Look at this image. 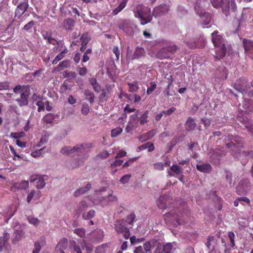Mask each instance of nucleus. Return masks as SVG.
<instances>
[{
    "mask_svg": "<svg viewBox=\"0 0 253 253\" xmlns=\"http://www.w3.org/2000/svg\"><path fill=\"white\" fill-rule=\"evenodd\" d=\"M170 169L171 171L174 172L175 174H181L183 171L182 168L177 165H173L170 167Z\"/></svg>",
    "mask_w": 253,
    "mask_h": 253,
    "instance_id": "f704fd0d",
    "label": "nucleus"
},
{
    "mask_svg": "<svg viewBox=\"0 0 253 253\" xmlns=\"http://www.w3.org/2000/svg\"><path fill=\"white\" fill-rule=\"evenodd\" d=\"M78 69H79V74L81 76H85L87 72V68L84 67H79Z\"/></svg>",
    "mask_w": 253,
    "mask_h": 253,
    "instance_id": "0e129e2a",
    "label": "nucleus"
},
{
    "mask_svg": "<svg viewBox=\"0 0 253 253\" xmlns=\"http://www.w3.org/2000/svg\"><path fill=\"white\" fill-rule=\"evenodd\" d=\"M41 250V246L40 244V242L39 241L36 242L34 244V249L32 253H39Z\"/></svg>",
    "mask_w": 253,
    "mask_h": 253,
    "instance_id": "5fc2aeb1",
    "label": "nucleus"
},
{
    "mask_svg": "<svg viewBox=\"0 0 253 253\" xmlns=\"http://www.w3.org/2000/svg\"><path fill=\"white\" fill-rule=\"evenodd\" d=\"M136 218V215L134 212H131L129 214H127L126 219H124V221L126 224L129 225H133V221Z\"/></svg>",
    "mask_w": 253,
    "mask_h": 253,
    "instance_id": "bb28decb",
    "label": "nucleus"
},
{
    "mask_svg": "<svg viewBox=\"0 0 253 253\" xmlns=\"http://www.w3.org/2000/svg\"><path fill=\"white\" fill-rule=\"evenodd\" d=\"M145 253H151V244L149 242H147L144 244L143 247Z\"/></svg>",
    "mask_w": 253,
    "mask_h": 253,
    "instance_id": "3c124183",
    "label": "nucleus"
},
{
    "mask_svg": "<svg viewBox=\"0 0 253 253\" xmlns=\"http://www.w3.org/2000/svg\"><path fill=\"white\" fill-rule=\"evenodd\" d=\"M167 46L163 47L159 51V58H168L170 55L174 53L177 48L175 45H169L167 42L166 43Z\"/></svg>",
    "mask_w": 253,
    "mask_h": 253,
    "instance_id": "0eeeda50",
    "label": "nucleus"
},
{
    "mask_svg": "<svg viewBox=\"0 0 253 253\" xmlns=\"http://www.w3.org/2000/svg\"><path fill=\"white\" fill-rule=\"evenodd\" d=\"M44 148L43 147L40 149H39V150H36L34 152H33L32 153H31V155L33 157H39V156H40L43 150H44Z\"/></svg>",
    "mask_w": 253,
    "mask_h": 253,
    "instance_id": "e2e57ef3",
    "label": "nucleus"
},
{
    "mask_svg": "<svg viewBox=\"0 0 253 253\" xmlns=\"http://www.w3.org/2000/svg\"><path fill=\"white\" fill-rule=\"evenodd\" d=\"M173 248V245L171 243H167L166 245L163 246V252L166 253H170V251Z\"/></svg>",
    "mask_w": 253,
    "mask_h": 253,
    "instance_id": "de8ad7c7",
    "label": "nucleus"
},
{
    "mask_svg": "<svg viewBox=\"0 0 253 253\" xmlns=\"http://www.w3.org/2000/svg\"><path fill=\"white\" fill-rule=\"evenodd\" d=\"M91 187V185L90 183H87L86 185L84 187H81L78 189H77L74 193V195L75 197H78L81 195H82L85 192L88 191Z\"/></svg>",
    "mask_w": 253,
    "mask_h": 253,
    "instance_id": "412c9836",
    "label": "nucleus"
},
{
    "mask_svg": "<svg viewBox=\"0 0 253 253\" xmlns=\"http://www.w3.org/2000/svg\"><path fill=\"white\" fill-rule=\"evenodd\" d=\"M172 220L173 222V225L175 226L179 225L181 224V222H180V219L176 214H174L173 215Z\"/></svg>",
    "mask_w": 253,
    "mask_h": 253,
    "instance_id": "6e6d98bb",
    "label": "nucleus"
},
{
    "mask_svg": "<svg viewBox=\"0 0 253 253\" xmlns=\"http://www.w3.org/2000/svg\"><path fill=\"white\" fill-rule=\"evenodd\" d=\"M225 172L226 173V179L227 181V182L229 183V184L231 185H232V173L228 171V170H225Z\"/></svg>",
    "mask_w": 253,
    "mask_h": 253,
    "instance_id": "864d4df0",
    "label": "nucleus"
},
{
    "mask_svg": "<svg viewBox=\"0 0 253 253\" xmlns=\"http://www.w3.org/2000/svg\"><path fill=\"white\" fill-rule=\"evenodd\" d=\"M46 177V175H32L30 177V181L31 182H33L36 180H38L37 184L36 187L38 189H41L44 187L45 185V180L46 179H45L44 177Z\"/></svg>",
    "mask_w": 253,
    "mask_h": 253,
    "instance_id": "1a4fd4ad",
    "label": "nucleus"
},
{
    "mask_svg": "<svg viewBox=\"0 0 253 253\" xmlns=\"http://www.w3.org/2000/svg\"><path fill=\"white\" fill-rule=\"evenodd\" d=\"M201 121L205 126L206 127H209L211 125V122L209 119L205 118L202 119Z\"/></svg>",
    "mask_w": 253,
    "mask_h": 253,
    "instance_id": "774afa93",
    "label": "nucleus"
},
{
    "mask_svg": "<svg viewBox=\"0 0 253 253\" xmlns=\"http://www.w3.org/2000/svg\"><path fill=\"white\" fill-rule=\"evenodd\" d=\"M91 53H92V49L91 48H88L87 49H86L83 55V59L82 60V62H86L87 61H88L90 59V57L88 56V55L90 54Z\"/></svg>",
    "mask_w": 253,
    "mask_h": 253,
    "instance_id": "a19ab883",
    "label": "nucleus"
},
{
    "mask_svg": "<svg viewBox=\"0 0 253 253\" xmlns=\"http://www.w3.org/2000/svg\"><path fill=\"white\" fill-rule=\"evenodd\" d=\"M221 1L222 0H211V2L214 8H217L220 7V4Z\"/></svg>",
    "mask_w": 253,
    "mask_h": 253,
    "instance_id": "69168bd1",
    "label": "nucleus"
},
{
    "mask_svg": "<svg viewBox=\"0 0 253 253\" xmlns=\"http://www.w3.org/2000/svg\"><path fill=\"white\" fill-rule=\"evenodd\" d=\"M214 237L213 236H209L207 239V242L206 243V245L208 249H210L211 246L212 245V242H213Z\"/></svg>",
    "mask_w": 253,
    "mask_h": 253,
    "instance_id": "680f3d73",
    "label": "nucleus"
},
{
    "mask_svg": "<svg viewBox=\"0 0 253 253\" xmlns=\"http://www.w3.org/2000/svg\"><path fill=\"white\" fill-rule=\"evenodd\" d=\"M35 25V22L32 20L26 24L23 27V29L25 31H29L32 28V27Z\"/></svg>",
    "mask_w": 253,
    "mask_h": 253,
    "instance_id": "13d9d810",
    "label": "nucleus"
},
{
    "mask_svg": "<svg viewBox=\"0 0 253 253\" xmlns=\"http://www.w3.org/2000/svg\"><path fill=\"white\" fill-rule=\"evenodd\" d=\"M126 224L124 219L117 220L115 224V229L118 233L123 234L125 238L127 239L130 237V234L129 229L126 227Z\"/></svg>",
    "mask_w": 253,
    "mask_h": 253,
    "instance_id": "6e6552de",
    "label": "nucleus"
},
{
    "mask_svg": "<svg viewBox=\"0 0 253 253\" xmlns=\"http://www.w3.org/2000/svg\"><path fill=\"white\" fill-rule=\"evenodd\" d=\"M74 233L80 237H84L85 236V230L82 228L75 229Z\"/></svg>",
    "mask_w": 253,
    "mask_h": 253,
    "instance_id": "09e8293b",
    "label": "nucleus"
},
{
    "mask_svg": "<svg viewBox=\"0 0 253 253\" xmlns=\"http://www.w3.org/2000/svg\"><path fill=\"white\" fill-rule=\"evenodd\" d=\"M29 94L26 92L21 93L20 97L16 99L18 105L21 107L27 106L29 104Z\"/></svg>",
    "mask_w": 253,
    "mask_h": 253,
    "instance_id": "f8f14e48",
    "label": "nucleus"
},
{
    "mask_svg": "<svg viewBox=\"0 0 253 253\" xmlns=\"http://www.w3.org/2000/svg\"><path fill=\"white\" fill-rule=\"evenodd\" d=\"M41 196V192L40 190H33L28 195L27 201L28 203L32 200H37L39 199Z\"/></svg>",
    "mask_w": 253,
    "mask_h": 253,
    "instance_id": "f3484780",
    "label": "nucleus"
},
{
    "mask_svg": "<svg viewBox=\"0 0 253 253\" xmlns=\"http://www.w3.org/2000/svg\"><path fill=\"white\" fill-rule=\"evenodd\" d=\"M64 57V55L62 54V53H59L53 59L52 62V64H56L58 61L62 59Z\"/></svg>",
    "mask_w": 253,
    "mask_h": 253,
    "instance_id": "8fccbe9b",
    "label": "nucleus"
},
{
    "mask_svg": "<svg viewBox=\"0 0 253 253\" xmlns=\"http://www.w3.org/2000/svg\"><path fill=\"white\" fill-rule=\"evenodd\" d=\"M145 54V51L143 47L137 46L131 57V59H138L144 56Z\"/></svg>",
    "mask_w": 253,
    "mask_h": 253,
    "instance_id": "a211bd4d",
    "label": "nucleus"
},
{
    "mask_svg": "<svg viewBox=\"0 0 253 253\" xmlns=\"http://www.w3.org/2000/svg\"><path fill=\"white\" fill-rule=\"evenodd\" d=\"M229 142L226 144V147L235 157L240 159L245 158L248 160L253 158V151H243L241 152V149L243 147V139L239 136H228Z\"/></svg>",
    "mask_w": 253,
    "mask_h": 253,
    "instance_id": "f03ea898",
    "label": "nucleus"
},
{
    "mask_svg": "<svg viewBox=\"0 0 253 253\" xmlns=\"http://www.w3.org/2000/svg\"><path fill=\"white\" fill-rule=\"evenodd\" d=\"M123 163V161L122 160H117L115 161L113 164H111V167L112 168H116L119 166H121Z\"/></svg>",
    "mask_w": 253,
    "mask_h": 253,
    "instance_id": "338daca9",
    "label": "nucleus"
},
{
    "mask_svg": "<svg viewBox=\"0 0 253 253\" xmlns=\"http://www.w3.org/2000/svg\"><path fill=\"white\" fill-rule=\"evenodd\" d=\"M55 119V116L52 113L47 114L43 118V122L46 124H51Z\"/></svg>",
    "mask_w": 253,
    "mask_h": 253,
    "instance_id": "72a5a7b5",
    "label": "nucleus"
},
{
    "mask_svg": "<svg viewBox=\"0 0 253 253\" xmlns=\"http://www.w3.org/2000/svg\"><path fill=\"white\" fill-rule=\"evenodd\" d=\"M148 118V112L146 111L144 112L139 119V123L141 125H144L147 122V119Z\"/></svg>",
    "mask_w": 253,
    "mask_h": 253,
    "instance_id": "a18cd8bd",
    "label": "nucleus"
},
{
    "mask_svg": "<svg viewBox=\"0 0 253 253\" xmlns=\"http://www.w3.org/2000/svg\"><path fill=\"white\" fill-rule=\"evenodd\" d=\"M89 82L92 85L95 92L98 93L101 90V85L97 83V80L95 78L89 79Z\"/></svg>",
    "mask_w": 253,
    "mask_h": 253,
    "instance_id": "5701e85b",
    "label": "nucleus"
},
{
    "mask_svg": "<svg viewBox=\"0 0 253 253\" xmlns=\"http://www.w3.org/2000/svg\"><path fill=\"white\" fill-rule=\"evenodd\" d=\"M157 84L155 82H152L150 84V86H148L147 89V94L149 95L156 88Z\"/></svg>",
    "mask_w": 253,
    "mask_h": 253,
    "instance_id": "37998d69",
    "label": "nucleus"
},
{
    "mask_svg": "<svg viewBox=\"0 0 253 253\" xmlns=\"http://www.w3.org/2000/svg\"><path fill=\"white\" fill-rule=\"evenodd\" d=\"M70 248H72L74 252L77 253H82V250H84V246L82 245L81 247L77 245L76 242L74 240L70 241L69 242Z\"/></svg>",
    "mask_w": 253,
    "mask_h": 253,
    "instance_id": "4be33fe9",
    "label": "nucleus"
},
{
    "mask_svg": "<svg viewBox=\"0 0 253 253\" xmlns=\"http://www.w3.org/2000/svg\"><path fill=\"white\" fill-rule=\"evenodd\" d=\"M148 149V151L151 152L154 150V146L153 144L151 142H147L137 148V152H139L142 150Z\"/></svg>",
    "mask_w": 253,
    "mask_h": 253,
    "instance_id": "a878e982",
    "label": "nucleus"
},
{
    "mask_svg": "<svg viewBox=\"0 0 253 253\" xmlns=\"http://www.w3.org/2000/svg\"><path fill=\"white\" fill-rule=\"evenodd\" d=\"M36 105L38 106V111L40 112L44 110V103L42 101H38L36 102Z\"/></svg>",
    "mask_w": 253,
    "mask_h": 253,
    "instance_id": "4d7b16f0",
    "label": "nucleus"
},
{
    "mask_svg": "<svg viewBox=\"0 0 253 253\" xmlns=\"http://www.w3.org/2000/svg\"><path fill=\"white\" fill-rule=\"evenodd\" d=\"M196 168L199 171L204 173H210L212 169L211 166L209 163L197 165Z\"/></svg>",
    "mask_w": 253,
    "mask_h": 253,
    "instance_id": "dca6fc26",
    "label": "nucleus"
},
{
    "mask_svg": "<svg viewBox=\"0 0 253 253\" xmlns=\"http://www.w3.org/2000/svg\"><path fill=\"white\" fill-rule=\"evenodd\" d=\"M176 110V108L171 107L170 108L168 109L167 110H164L162 111L160 113H159V120L161 118V117L164 115L166 116H170L172 114H173Z\"/></svg>",
    "mask_w": 253,
    "mask_h": 253,
    "instance_id": "c85d7f7f",
    "label": "nucleus"
},
{
    "mask_svg": "<svg viewBox=\"0 0 253 253\" xmlns=\"http://www.w3.org/2000/svg\"><path fill=\"white\" fill-rule=\"evenodd\" d=\"M131 176V174H126L121 178L120 181L122 184L126 183L129 181Z\"/></svg>",
    "mask_w": 253,
    "mask_h": 253,
    "instance_id": "603ef678",
    "label": "nucleus"
},
{
    "mask_svg": "<svg viewBox=\"0 0 253 253\" xmlns=\"http://www.w3.org/2000/svg\"><path fill=\"white\" fill-rule=\"evenodd\" d=\"M250 182L249 179H245L242 180L239 184V186L242 187L243 190L244 191H247V188L250 186Z\"/></svg>",
    "mask_w": 253,
    "mask_h": 253,
    "instance_id": "4c0bfd02",
    "label": "nucleus"
},
{
    "mask_svg": "<svg viewBox=\"0 0 253 253\" xmlns=\"http://www.w3.org/2000/svg\"><path fill=\"white\" fill-rule=\"evenodd\" d=\"M95 214V211L91 210L88 211L86 213H84L83 214V218L85 220H89L93 218Z\"/></svg>",
    "mask_w": 253,
    "mask_h": 253,
    "instance_id": "c9c22d12",
    "label": "nucleus"
},
{
    "mask_svg": "<svg viewBox=\"0 0 253 253\" xmlns=\"http://www.w3.org/2000/svg\"><path fill=\"white\" fill-rule=\"evenodd\" d=\"M15 187L19 189H25L29 187L28 181L23 180L20 183L15 184Z\"/></svg>",
    "mask_w": 253,
    "mask_h": 253,
    "instance_id": "e433bc0d",
    "label": "nucleus"
},
{
    "mask_svg": "<svg viewBox=\"0 0 253 253\" xmlns=\"http://www.w3.org/2000/svg\"><path fill=\"white\" fill-rule=\"evenodd\" d=\"M28 7V0H24L22 2L17 6L15 9V16L20 17L22 16L27 11Z\"/></svg>",
    "mask_w": 253,
    "mask_h": 253,
    "instance_id": "9d476101",
    "label": "nucleus"
},
{
    "mask_svg": "<svg viewBox=\"0 0 253 253\" xmlns=\"http://www.w3.org/2000/svg\"><path fill=\"white\" fill-rule=\"evenodd\" d=\"M9 83L8 82L0 83V90L8 89Z\"/></svg>",
    "mask_w": 253,
    "mask_h": 253,
    "instance_id": "bf43d9fd",
    "label": "nucleus"
},
{
    "mask_svg": "<svg viewBox=\"0 0 253 253\" xmlns=\"http://www.w3.org/2000/svg\"><path fill=\"white\" fill-rule=\"evenodd\" d=\"M92 147V145L91 143L82 144L73 147L65 146L61 149L60 153L66 155L76 154L77 156L81 157V159L79 161H74V166L69 167V168L73 169L78 168L83 164L84 160L88 157V153Z\"/></svg>",
    "mask_w": 253,
    "mask_h": 253,
    "instance_id": "f257e3e1",
    "label": "nucleus"
},
{
    "mask_svg": "<svg viewBox=\"0 0 253 253\" xmlns=\"http://www.w3.org/2000/svg\"><path fill=\"white\" fill-rule=\"evenodd\" d=\"M243 43L245 51L247 54L253 50V41L247 39H244L243 40Z\"/></svg>",
    "mask_w": 253,
    "mask_h": 253,
    "instance_id": "4468645a",
    "label": "nucleus"
},
{
    "mask_svg": "<svg viewBox=\"0 0 253 253\" xmlns=\"http://www.w3.org/2000/svg\"><path fill=\"white\" fill-rule=\"evenodd\" d=\"M220 7L226 16L229 15L230 10L234 12L237 8L235 0H222Z\"/></svg>",
    "mask_w": 253,
    "mask_h": 253,
    "instance_id": "39448f33",
    "label": "nucleus"
},
{
    "mask_svg": "<svg viewBox=\"0 0 253 253\" xmlns=\"http://www.w3.org/2000/svg\"><path fill=\"white\" fill-rule=\"evenodd\" d=\"M63 76L69 80H73L76 78L77 75L75 72L66 70L63 72Z\"/></svg>",
    "mask_w": 253,
    "mask_h": 253,
    "instance_id": "c756f323",
    "label": "nucleus"
},
{
    "mask_svg": "<svg viewBox=\"0 0 253 253\" xmlns=\"http://www.w3.org/2000/svg\"><path fill=\"white\" fill-rule=\"evenodd\" d=\"M123 131V129L120 127H117L111 130V135L112 137H117Z\"/></svg>",
    "mask_w": 253,
    "mask_h": 253,
    "instance_id": "ea45409f",
    "label": "nucleus"
},
{
    "mask_svg": "<svg viewBox=\"0 0 253 253\" xmlns=\"http://www.w3.org/2000/svg\"><path fill=\"white\" fill-rule=\"evenodd\" d=\"M228 237L230 239V243H231V246L233 247L235 246V243H234V238H235V234L232 232H229L228 234Z\"/></svg>",
    "mask_w": 253,
    "mask_h": 253,
    "instance_id": "052dcab7",
    "label": "nucleus"
},
{
    "mask_svg": "<svg viewBox=\"0 0 253 253\" xmlns=\"http://www.w3.org/2000/svg\"><path fill=\"white\" fill-rule=\"evenodd\" d=\"M169 10V1L166 2V3L161 4L159 5V14L160 13H165L168 12Z\"/></svg>",
    "mask_w": 253,
    "mask_h": 253,
    "instance_id": "2f4dec72",
    "label": "nucleus"
},
{
    "mask_svg": "<svg viewBox=\"0 0 253 253\" xmlns=\"http://www.w3.org/2000/svg\"><path fill=\"white\" fill-rule=\"evenodd\" d=\"M90 38L88 35V33H84L82 34L80 38V41L82 44H87L90 41Z\"/></svg>",
    "mask_w": 253,
    "mask_h": 253,
    "instance_id": "473e14b6",
    "label": "nucleus"
},
{
    "mask_svg": "<svg viewBox=\"0 0 253 253\" xmlns=\"http://www.w3.org/2000/svg\"><path fill=\"white\" fill-rule=\"evenodd\" d=\"M138 17L140 18L141 25H145L150 22L152 16L150 8L148 6L140 5L137 7Z\"/></svg>",
    "mask_w": 253,
    "mask_h": 253,
    "instance_id": "20e7f679",
    "label": "nucleus"
},
{
    "mask_svg": "<svg viewBox=\"0 0 253 253\" xmlns=\"http://www.w3.org/2000/svg\"><path fill=\"white\" fill-rule=\"evenodd\" d=\"M211 41L214 47L215 60H220L225 56L227 51L225 39L223 36L218 34L217 31H214L211 34Z\"/></svg>",
    "mask_w": 253,
    "mask_h": 253,
    "instance_id": "7ed1b4c3",
    "label": "nucleus"
},
{
    "mask_svg": "<svg viewBox=\"0 0 253 253\" xmlns=\"http://www.w3.org/2000/svg\"><path fill=\"white\" fill-rule=\"evenodd\" d=\"M206 5V0H197L195 3V9L200 17L203 15L201 8Z\"/></svg>",
    "mask_w": 253,
    "mask_h": 253,
    "instance_id": "2eb2a0df",
    "label": "nucleus"
},
{
    "mask_svg": "<svg viewBox=\"0 0 253 253\" xmlns=\"http://www.w3.org/2000/svg\"><path fill=\"white\" fill-rule=\"evenodd\" d=\"M84 94L85 96L87 97L86 99L88 100L90 103L92 104L93 103L94 101L95 95L92 91L88 89L85 90Z\"/></svg>",
    "mask_w": 253,
    "mask_h": 253,
    "instance_id": "cd10ccee",
    "label": "nucleus"
},
{
    "mask_svg": "<svg viewBox=\"0 0 253 253\" xmlns=\"http://www.w3.org/2000/svg\"><path fill=\"white\" fill-rule=\"evenodd\" d=\"M28 220L30 223L32 224L35 226H37L40 223V220L36 217L29 216L28 217Z\"/></svg>",
    "mask_w": 253,
    "mask_h": 253,
    "instance_id": "49530a36",
    "label": "nucleus"
},
{
    "mask_svg": "<svg viewBox=\"0 0 253 253\" xmlns=\"http://www.w3.org/2000/svg\"><path fill=\"white\" fill-rule=\"evenodd\" d=\"M7 242L8 239L6 237V236H2L0 237V252L3 251Z\"/></svg>",
    "mask_w": 253,
    "mask_h": 253,
    "instance_id": "58836bf2",
    "label": "nucleus"
},
{
    "mask_svg": "<svg viewBox=\"0 0 253 253\" xmlns=\"http://www.w3.org/2000/svg\"><path fill=\"white\" fill-rule=\"evenodd\" d=\"M71 66V63L69 60H65L60 62L55 68V70L59 72L64 68H69Z\"/></svg>",
    "mask_w": 253,
    "mask_h": 253,
    "instance_id": "393cba45",
    "label": "nucleus"
},
{
    "mask_svg": "<svg viewBox=\"0 0 253 253\" xmlns=\"http://www.w3.org/2000/svg\"><path fill=\"white\" fill-rule=\"evenodd\" d=\"M196 126V124L194 120L189 117L188 118L185 123V128L187 131L193 130Z\"/></svg>",
    "mask_w": 253,
    "mask_h": 253,
    "instance_id": "aec40b11",
    "label": "nucleus"
},
{
    "mask_svg": "<svg viewBox=\"0 0 253 253\" xmlns=\"http://www.w3.org/2000/svg\"><path fill=\"white\" fill-rule=\"evenodd\" d=\"M68 247V241L65 238L61 239L55 248V253H65L64 251Z\"/></svg>",
    "mask_w": 253,
    "mask_h": 253,
    "instance_id": "9b49d317",
    "label": "nucleus"
},
{
    "mask_svg": "<svg viewBox=\"0 0 253 253\" xmlns=\"http://www.w3.org/2000/svg\"><path fill=\"white\" fill-rule=\"evenodd\" d=\"M235 89L241 92L243 95L247 94V91L250 88V84L245 78H240L234 83Z\"/></svg>",
    "mask_w": 253,
    "mask_h": 253,
    "instance_id": "423d86ee",
    "label": "nucleus"
},
{
    "mask_svg": "<svg viewBox=\"0 0 253 253\" xmlns=\"http://www.w3.org/2000/svg\"><path fill=\"white\" fill-rule=\"evenodd\" d=\"M128 85L129 87V90L132 92H136L138 88V85L137 83L133 82V83H128Z\"/></svg>",
    "mask_w": 253,
    "mask_h": 253,
    "instance_id": "79ce46f5",
    "label": "nucleus"
},
{
    "mask_svg": "<svg viewBox=\"0 0 253 253\" xmlns=\"http://www.w3.org/2000/svg\"><path fill=\"white\" fill-rule=\"evenodd\" d=\"M128 0H122L119 5L112 11V14L116 15L120 12L126 6Z\"/></svg>",
    "mask_w": 253,
    "mask_h": 253,
    "instance_id": "b1692460",
    "label": "nucleus"
},
{
    "mask_svg": "<svg viewBox=\"0 0 253 253\" xmlns=\"http://www.w3.org/2000/svg\"><path fill=\"white\" fill-rule=\"evenodd\" d=\"M75 25V21L74 19L68 18L65 19L61 24V27L66 31H71Z\"/></svg>",
    "mask_w": 253,
    "mask_h": 253,
    "instance_id": "ddd939ff",
    "label": "nucleus"
},
{
    "mask_svg": "<svg viewBox=\"0 0 253 253\" xmlns=\"http://www.w3.org/2000/svg\"><path fill=\"white\" fill-rule=\"evenodd\" d=\"M25 232L22 230H16L14 233V237L12 239V242L13 244H16L24 237Z\"/></svg>",
    "mask_w": 253,
    "mask_h": 253,
    "instance_id": "6ab92c4d",
    "label": "nucleus"
},
{
    "mask_svg": "<svg viewBox=\"0 0 253 253\" xmlns=\"http://www.w3.org/2000/svg\"><path fill=\"white\" fill-rule=\"evenodd\" d=\"M82 113L83 115H86L89 112V107L88 105L86 103H83L82 104V107L81 110Z\"/></svg>",
    "mask_w": 253,
    "mask_h": 253,
    "instance_id": "c03bdc74",
    "label": "nucleus"
},
{
    "mask_svg": "<svg viewBox=\"0 0 253 253\" xmlns=\"http://www.w3.org/2000/svg\"><path fill=\"white\" fill-rule=\"evenodd\" d=\"M250 202V201L249 199H248L247 197H240L234 201V206H238L239 204L244 205V202L247 204H249Z\"/></svg>",
    "mask_w": 253,
    "mask_h": 253,
    "instance_id": "7c9ffc66",
    "label": "nucleus"
}]
</instances>
